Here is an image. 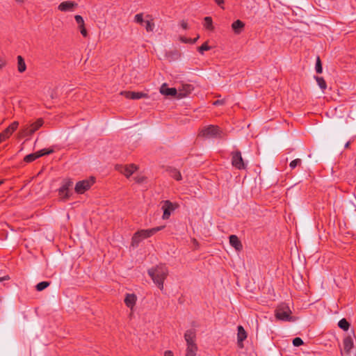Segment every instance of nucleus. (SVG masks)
<instances>
[{"instance_id":"f257e3e1","label":"nucleus","mask_w":356,"mask_h":356,"mask_svg":"<svg viewBox=\"0 0 356 356\" xmlns=\"http://www.w3.org/2000/svg\"><path fill=\"white\" fill-rule=\"evenodd\" d=\"M148 275L158 287L163 290V282L168 275V270L165 265H159L148 270Z\"/></svg>"},{"instance_id":"f03ea898","label":"nucleus","mask_w":356,"mask_h":356,"mask_svg":"<svg viewBox=\"0 0 356 356\" xmlns=\"http://www.w3.org/2000/svg\"><path fill=\"white\" fill-rule=\"evenodd\" d=\"M163 226H160L152 229H141L138 231L132 237L131 245L134 247H137L140 241L154 235L157 232L163 229Z\"/></svg>"},{"instance_id":"7ed1b4c3","label":"nucleus","mask_w":356,"mask_h":356,"mask_svg":"<svg viewBox=\"0 0 356 356\" xmlns=\"http://www.w3.org/2000/svg\"><path fill=\"white\" fill-rule=\"evenodd\" d=\"M291 311L288 305L282 303L275 309V317L277 320L282 321H293L291 316Z\"/></svg>"},{"instance_id":"20e7f679","label":"nucleus","mask_w":356,"mask_h":356,"mask_svg":"<svg viewBox=\"0 0 356 356\" xmlns=\"http://www.w3.org/2000/svg\"><path fill=\"white\" fill-rule=\"evenodd\" d=\"M44 124L42 118L38 119L35 122L25 124L21 129L19 134L22 137L30 136L38 131Z\"/></svg>"},{"instance_id":"39448f33","label":"nucleus","mask_w":356,"mask_h":356,"mask_svg":"<svg viewBox=\"0 0 356 356\" xmlns=\"http://www.w3.org/2000/svg\"><path fill=\"white\" fill-rule=\"evenodd\" d=\"M200 134L206 138H217L221 137L222 131L217 126L209 125L202 129Z\"/></svg>"},{"instance_id":"423d86ee","label":"nucleus","mask_w":356,"mask_h":356,"mask_svg":"<svg viewBox=\"0 0 356 356\" xmlns=\"http://www.w3.org/2000/svg\"><path fill=\"white\" fill-rule=\"evenodd\" d=\"M179 207L177 203H172L170 200H164L161 202V209L163 211L162 218L167 220L170 218L171 213Z\"/></svg>"},{"instance_id":"0eeeda50","label":"nucleus","mask_w":356,"mask_h":356,"mask_svg":"<svg viewBox=\"0 0 356 356\" xmlns=\"http://www.w3.org/2000/svg\"><path fill=\"white\" fill-rule=\"evenodd\" d=\"M94 183L95 179L93 177L79 181L75 186V191L77 193L83 194L85 191H88Z\"/></svg>"},{"instance_id":"6e6552de","label":"nucleus","mask_w":356,"mask_h":356,"mask_svg":"<svg viewBox=\"0 0 356 356\" xmlns=\"http://www.w3.org/2000/svg\"><path fill=\"white\" fill-rule=\"evenodd\" d=\"M232 164L238 170L244 169L245 168L241 152L236 151L232 153Z\"/></svg>"},{"instance_id":"1a4fd4ad","label":"nucleus","mask_w":356,"mask_h":356,"mask_svg":"<svg viewBox=\"0 0 356 356\" xmlns=\"http://www.w3.org/2000/svg\"><path fill=\"white\" fill-rule=\"evenodd\" d=\"M116 168L120 172L124 175L127 177H129L137 170V167L134 164L129 165H118Z\"/></svg>"},{"instance_id":"9d476101","label":"nucleus","mask_w":356,"mask_h":356,"mask_svg":"<svg viewBox=\"0 0 356 356\" xmlns=\"http://www.w3.org/2000/svg\"><path fill=\"white\" fill-rule=\"evenodd\" d=\"M120 94L124 96L127 99H139L141 98H147V94L142 92H131V91H122Z\"/></svg>"},{"instance_id":"9b49d317","label":"nucleus","mask_w":356,"mask_h":356,"mask_svg":"<svg viewBox=\"0 0 356 356\" xmlns=\"http://www.w3.org/2000/svg\"><path fill=\"white\" fill-rule=\"evenodd\" d=\"M193 90V87L191 84H183L181 88L178 90V98L181 99L188 96Z\"/></svg>"},{"instance_id":"f8f14e48","label":"nucleus","mask_w":356,"mask_h":356,"mask_svg":"<svg viewBox=\"0 0 356 356\" xmlns=\"http://www.w3.org/2000/svg\"><path fill=\"white\" fill-rule=\"evenodd\" d=\"M160 92L165 96L178 97V90L175 88H168L166 83H163L161 86Z\"/></svg>"},{"instance_id":"ddd939ff","label":"nucleus","mask_w":356,"mask_h":356,"mask_svg":"<svg viewBox=\"0 0 356 356\" xmlns=\"http://www.w3.org/2000/svg\"><path fill=\"white\" fill-rule=\"evenodd\" d=\"M76 6L77 3H76L75 2L67 1L62 2L58 6V9L64 12L73 11Z\"/></svg>"},{"instance_id":"4468645a","label":"nucleus","mask_w":356,"mask_h":356,"mask_svg":"<svg viewBox=\"0 0 356 356\" xmlns=\"http://www.w3.org/2000/svg\"><path fill=\"white\" fill-rule=\"evenodd\" d=\"M72 182L67 181L59 189L58 193L62 199H67L69 197V188L72 186Z\"/></svg>"},{"instance_id":"2eb2a0df","label":"nucleus","mask_w":356,"mask_h":356,"mask_svg":"<svg viewBox=\"0 0 356 356\" xmlns=\"http://www.w3.org/2000/svg\"><path fill=\"white\" fill-rule=\"evenodd\" d=\"M343 350L348 354L353 348V339L351 335H348L343 339Z\"/></svg>"},{"instance_id":"dca6fc26","label":"nucleus","mask_w":356,"mask_h":356,"mask_svg":"<svg viewBox=\"0 0 356 356\" xmlns=\"http://www.w3.org/2000/svg\"><path fill=\"white\" fill-rule=\"evenodd\" d=\"M137 300V297L134 293H127L124 298L125 305L130 309H133Z\"/></svg>"},{"instance_id":"f3484780","label":"nucleus","mask_w":356,"mask_h":356,"mask_svg":"<svg viewBox=\"0 0 356 356\" xmlns=\"http://www.w3.org/2000/svg\"><path fill=\"white\" fill-rule=\"evenodd\" d=\"M229 243L237 251H240L243 248L241 241L236 235H231L229 236Z\"/></svg>"},{"instance_id":"a211bd4d","label":"nucleus","mask_w":356,"mask_h":356,"mask_svg":"<svg viewBox=\"0 0 356 356\" xmlns=\"http://www.w3.org/2000/svg\"><path fill=\"white\" fill-rule=\"evenodd\" d=\"M184 339L186 341V344L195 343V332L193 330H188L185 332Z\"/></svg>"},{"instance_id":"6ab92c4d","label":"nucleus","mask_w":356,"mask_h":356,"mask_svg":"<svg viewBox=\"0 0 356 356\" xmlns=\"http://www.w3.org/2000/svg\"><path fill=\"white\" fill-rule=\"evenodd\" d=\"M154 19L151 15H145L143 13H139L135 15V21L136 22H151V21H153Z\"/></svg>"},{"instance_id":"aec40b11","label":"nucleus","mask_w":356,"mask_h":356,"mask_svg":"<svg viewBox=\"0 0 356 356\" xmlns=\"http://www.w3.org/2000/svg\"><path fill=\"white\" fill-rule=\"evenodd\" d=\"M197 347L196 343L187 345L186 356H196Z\"/></svg>"},{"instance_id":"412c9836","label":"nucleus","mask_w":356,"mask_h":356,"mask_svg":"<svg viewBox=\"0 0 356 356\" xmlns=\"http://www.w3.org/2000/svg\"><path fill=\"white\" fill-rule=\"evenodd\" d=\"M17 59V70L19 72L22 73L26 70V65L22 56H18Z\"/></svg>"},{"instance_id":"4be33fe9","label":"nucleus","mask_w":356,"mask_h":356,"mask_svg":"<svg viewBox=\"0 0 356 356\" xmlns=\"http://www.w3.org/2000/svg\"><path fill=\"white\" fill-rule=\"evenodd\" d=\"M18 125H19V122L17 121H15L8 128H6L3 131V132L9 138L12 135V134L17 129Z\"/></svg>"},{"instance_id":"5701e85b","label":"nucleus","mask_w":356,"mask_h":356,"mask_svg":"<svg viewBox=\"0 0 356 356\" xmlns=\"http://www.w3.org/2000/svg\"><path fill=\"white\" fill-rule=\"evenodd\" d=\"M247 337L246 332L241 325L238 326V341H243Z\"/></svg>"},{"instance_id":"b1692460","label":"nucleus","mask_w":356,"mask_h":356,"mask_svg":"<svg viewBox=\"0 0 356 356\" xmlns=\"http://www.w3.org/2000/svg\"><path fill=\"white\" fill-rule=\"evenodd\" d=\"M338 326L343 330L347 331L350 327V323L346 321V318H342L339 321Z\"/></svg>"},{"instance_id":"393cba45","label":"nucleus","mask_w":356,"mask_h":356,"mask_svg":"<svg viewBox=\"0 0 356 356\" xmlns=\"http://www.w3.org/2000/svg\"><path fill=\"white\" fill-rule=\"evenodd\" d=\"M170 175L177 181H179L181 179V175L180 172L175 168H171L170 170Z\"/></svg>"},{"instance_id":"a878e982","label":"nucleus","mask_w":356,"mask_h":356,"mask_svg":"<svg viewBox=\"0 0 356 356\" xmlns=\"http://www.w3.org/2000/svg\"><path fill=\"white\" fill-rule=\"evenodd\" d=\"M315 79L317 82V84L320 87V88L323 91L325 90L327 88V84H326V82L324 80V79L323 77H320V76H315Z\"/></svg>"},{"instance_id":"bb28decb","label":"nucleus","mask_w":356,"mask_h":356,"mask_svg":"<svg viewBox=\"0 0 356 356\" xmlns=\"http://www.w3.org/2000/svg\"><path fill=\"white\" fill-rule=\"evenodd\" d=\"M245 24H232V29L235 33H240L244 29Z\"/></svg>"},{"instance_id":"cd10ccee","label":"nucleus","mask_w":356,"mask_h":356,"mask_svg":"<svg viewBox=\"0 0 356 356\" xmlns=\"http://www.w3.org/2000/svg\"><path fill=\"white\" fill-rule=\"evenodd\" d=\"M37 159H38V156L37 155L36 152H35V153L26 155L24 157V161L26 163H31Z\"/></svg>"},{"instance_id":"c85d7f7f","label":"nucleus","mask_w":356,"mask_h":356,"mask_svg":"<svg viewBox=\"0 0 356 356\" xmlns=\"http://www.w3.org/2000/svg\"><path fill=\"white\" fill-rule=\"evenodd\" d=\"M315 70H316V72L318 73V74H321L322 72H323V67H322V64H321V59L319 58V56H318L316 58V65H315Z\"/></svg>"},{"instance_id":"c756f323","label":"nucleus","mask_w":356,"mask_h":356,"mask_svg":"<svg viewBox=\"0 0 356 356\" xmlns=\"http://www.w3.org/2000/svg\"><path fill=\"white\" fill-rule=\"evenodd\" d=\"M49 286V282H39L36 285V289L38 291H41L44 290V289H46Z\"/></svg>"},{"instance_id":"7c9ffc66","label":"nucleus","mask_w":356,"mask_h":356,"mask_svg":"<svg viewBox=\"0 0 356 356\" xmlns=\"http://www.w3.org/2000/svg\"><path fill=\"white\" fill-rule=\"evenodd\" d=\"M51 152H53L52 149H41V150H39V151L36 152V154L38 156V158H40V157H41L42 156L49 154Z\"/></svg>"},{"instance_id":"2f4dec72","label":"nucleus","mask_w":356,"mask_h":356,"mask_svg":"<svg viewBox=\"0 0 356 356\" xmlns=\"http://www.w3.org/2000/svg\"><path fill=\"white\" fill-rule=\"evenodd\" d=\"M301 163H302V161L300 159H294L292 161H291V163H289V167L291 168V169H294L298 165H300L301 164Z\"/></svg>"},{"instance_id":"473e14b6","label":"nucleus","mask_w":356,"mask_h":356,"mask_svg":"<svg viewBox=\"0 0 356 356\" xmlns=\"http://www.w3.org/2000/svg\"><path fill=\"white\" fill-rule=\"evenodd\" d=\"M211 49V47H209L207 44V42H205L204 43L202 46H200L199 48H198V51L201 54H204V51H208Z\"/></svg>"},{"instance_id":"72a5a7b5","label":"nucleus","mask_w":356,"mask_h":356,"mask_svg":"<svg viewBox=\"0 0 356 356\" xmlns=\"http://www.w3.org/2000/svg\"><path fill=\"white\" fill-rule=\"evenodd\" d=\"M198 38H199V35L197 38H194V39L181 37L180 38V40H181V41L182 42H184V43H192L193 44V43H195L197 40Z\"/></svg>"},{"instance_id":"f704fd0d","label":"nucleus","mask_w":356,"mask_h":356,"mask_svg":"<svg viewBox=\"0 0 356 356\" xmlns=\"http://www.w3.org/2000/svg\"><path fill=\"white\" fill-rule=\"evenodd\" d=\"M79 29L83 37L86 38L88 36L87 30L84 26V24H81L79 26Z\"/></svg>"},{"instance_id":"c9c22d12","label":"nucleus","mask_w":356,"mask_h":356,"mask_svg":"<svg viewBox=\"0 0 356 356\" xmlns=\"http://www.w3.org/2000/svg\"><path fill=\"white\" fill-rule=\"evenodd\" d=\"M293 344L294 346H300L303 344V341L300 337H296L293 340Z\"/></svg>"},{"instance_id":"e433bc0d","label":"nucleus","mask_w":356,"mask_h":356,"mask_svg":"<svg viewBox=\"0 0 356 356\" xmlns=\"http://www.w3.org/2000/svg\"><path fill=\"white\" fill-rule=\"evenodd\" d=\"M155 24H145L147 32H152L154 29Z\"/></svg>"},{"instance_id":"4c0bfd02","label":"nucleus","mask_w":356,"mask_h":356,"mask_svg":"<svg viewBox=\"0 0 356 356\" xmlns=\"http://www.w3.org/2000/svg\"><path fill=\"white\" fill-rule=\"evenodd\" d=\"M205 29L209 31H211L213 30L214 26L213 24H205Z\"/></svg>"},{"instance_id":"58836bf2","label":"nucleus","mask_w":356,"mask_h":356,"mask_svg":"<svg viewBox=\"0 0 356 356\" xmlns=\"http://www.w3.org/2000/svg\"><path fill=\"white\" fill-rule=\"evenodd\" d=\"M7 138H8V136L6 135V134L3 131L0 134V142H3L6 140Z\"/></svg>"},{"instance_id":"ea45409f","label":"nucleus","mask_w":356,"mask_h":356,"mask_svg":"<svg viewBox=\"0 0 356 356\" xmlns=\"http://www.w3.org/2000/svg\"><path fill=\"white\" fill-rule=\"evenodd\" d=\"M74 18L77 22H83V19L81 15H75Z\"/></svg>"},{"instance_id":"a19ab883","label":"nucleus","mask_w":356,"mask_h":356,"mask_svg":"<svg viewBox=\"0 0 356 356\" xmlns=\"http://www.w3.org/2000/svg\"><path fill=\"white\" fill-rule=\"evenodd\" d=\"M137 183H142L144 181V177H136L134 178Z\"/></svg>"},{"instance_id":"79ce46f5","label":"nucleus","mask_w":356,"mask_h":356,"mask_svg":"<svg viewBox=\"0 0 356 356\" xmlns=\"http://www.w3.org/2000/svg\"><path fill=\"white\" fill-rule=\"evenodd\" d=\"M6 65V61L3 59H0V70L2 69Z\"/></svg>"},{"instance_id":"37998d69","label":"nucleus","mask_w":356,"mask_h":356,"mask_svg":"<svg viewBox=\"0 0 356 356\" xmlns=\"http://www.w3.org/2000/svg\"><path fill=\"white\" fill-rule=\"evenodd\" d=\"M9 279H10V277H9L8 275H6V276H3V277H0V282H3V281H5V280H8Z\"/></svg>"},{"instance_id":"c03bdc74","label":"nucleus","mask_w":356,"mask_h":356,"mask_svg":"<svg viewBox=\"0 0 356 356\" xmlns=\"http://www.w3.org/2000/svg\"><path fill=\"white\" fill-rule=\"evenodd\" d=\"M164 356H173V353L170 350H166L164 353Z\"/></svg>"},{"instance_id":"a18cd8bd","label":"nucleus","mask_w":356,"mask_h":356,"mask_svg":"<svg viewBox=\"0 0 356 356\" xmlns=\"http://www.w3.org/2000/svg\"><path fill=\"white\" fill-rule=\"evenodd\" d=\"M216 3L219 6H221L224 3V0H215Z\"/></svg>"},{"instance_id":"49530a36","label":"nucleus","mask_w":356,"mask_h":356,"mask_svg":"<svg viewBox=\"0 0 356 356\" xmlns=\"http://www.w3.org/2000/svg\"><path fill=\"white\" fill-rule=\"evenodd\" d=\"M204 19H205L206 22H212V19L210 17H206Z\"/></svg>"},{"instance_id":"de8ad7c7","label":"nucleus","mask_w":356,"mask_h":356,"mask_svg":"<svg viewBox=\"0 0 356 356\" xmlns=\"http://www.w3.org/2000/svg\"><path fill=\"white\" fill-rule=\"evenodd\" d=\"M220 104H222V102L220 100H217V101L214 102V103H213L214 105H218Z\"/></svg>"},{"instance_id":"09e8293b","label":"nucleus","mask_w":356,"mask_h":356,"mask_svg":"<svg viewBox=\"0 0 356 356\" xmlns=\"http://www.w3.org/2000/svg\"><path fill=\"white\" fill-rule=\"evenodd\" d=\"M350 145V142H347L346 144H345V148H348Z\"/></svg>"},{"instance_id":"8fccbe9b","label":"nucleus","mask_w":356,"mask_h":356,"mask_svg":"<svg viewBox=\"0 0 356 356\" xmlns=\"http://www.w3.org/2000/svg\"><path fill=\"white\" fill-rule=\"evenodd\" d=\"M187 24H182L183 29H186L187 28Z\"/></svg>"},{"instance_id":"3c124183","label":"nucleus","mask_w":356,"mask_h":356,"mask_svg":"<svg viewBox=\"0 0 356 356\" xmlns=\"http://www.w3.org/2000/svg\"><path fill=\"white\" fill-rule=\"evenodd\" d=\"M234 22H237V23H239V22H241L239 19H237L236 21H235Z\"/></svg>"},{"instance_id":"603ef678","label":"nucleus","mask_w":356,"mask_h":356,"mask_svg":"<svg viewBox=\"0 0 356 356\" xmlns=\"http://www.w3.org/2000/svg\"><path fill=\"white\" fill-rule=\"evenodd\" d=\"M17 2H22V0H16Z\"/></svg>"},{"instance_id":"864d4df0","label":"nucleus","mask_w":356,"mask_h":356,"mask_svg":"<svg viewBox=\"0 0 356 356\" xmlns=\"http://www.w3.org/2000/svg\"><path fill=\"white\" fill-rule=\"evenodd\" d=\"M3 184V181H0V185Z\"/></svg>"}]
</instances>
